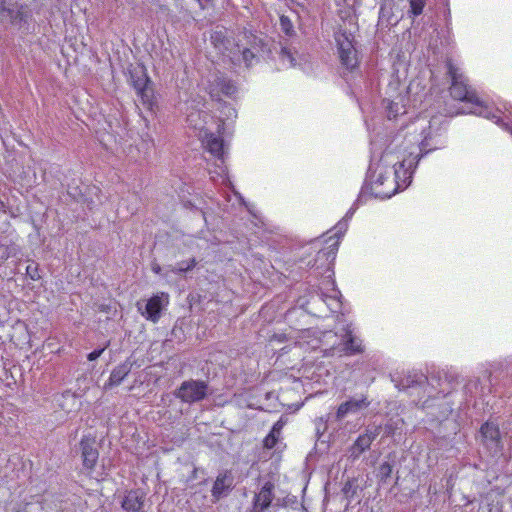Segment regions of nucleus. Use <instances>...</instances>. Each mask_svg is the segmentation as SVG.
<instances>
[{
	"label": "nucleus",
	"instance_id": "obj_1",
	"mask_svg": "<svg viewBox=\"0 0 512 512\" xmlns=\"http://www.w3.org/2000/svg\"><path fill=\"white\" fill-rule=\"evenodd\" d=\"M446 76L450 82L449 93L454 100L471 105L470 113L493 120L512 134V112L500 116V111H491L478 97L477 92L469 84L467 76L459 66H447Z\"/></svg>",
	"mask_w": 512,
	"mask_h": 512
},
{
	"label": "nucleus",
	"instance_id": "obj_2",
	"mask_svg": "<svg viewBox=\"0 0 512 512\" xmlns=\"http://www.w3.org/2000/svg\"><path fill=\"white\" fill-rule=\"evenodd\" d=\"M146 66H130V82L137 94L140 96L143 105L152 110L155 104L153 82L149 78Z\"/></svg>",
	"mask_w": 512,
	"mask_h": 512
},
{
	"label": "nucleus",
	"instance_id": "obj_3",
	"mask_svg": "<svg viewBox=\"0 0 512 512\" xmlns=\"http://www.w3.org/2000/svg\"><path fill=\"white\" fill-rule=\"evenodd\" d=\"M421 157L422 154L417 153L414 155V153L411 152L407 158L395 163L393 167L388 170V174L392 177L398 190H402L409 185L413 170L417 166Z\"/></svg>",
	"mask_w": 512,
	"mask_h": 512
},
{
	"label": "nucleus",
	"instance_id": "obj_4",
	"mask_svg": "<svg viewBox=\"0 0 512 512\" xmlns=\"http://www.w3.org/2000/svg\"><path fill=\"white\" fill-rule=\"evenodd\" d=\"M207 90L212 99L220 101L222 95L232 97L237 92V87L220 71L213 70L208 76Z\"/></svg>",
	"mask_w": 512,
	"mask_h": 512
},
{
	"label": "nucleus",
	"instance_id": "obj_5",
	"mask_svg": "<svg viewBox=\"0 0 512 512\" xmlns=\"http://www.w3.org/2000/svg\"><path fill=\"white\" fill-rule=\"evenodd\" d=\"M208 384L201 380H187L181 383L174 395L184 403L200 402L206 398Z\"/></svg>",
	"mask_w": 512,
	"mask_h": 512
},
{
	"label": "nucleus",
	"instance_id": "obj_6",
	"mask_svg": "<svg viewBox=\"0 0 512 512\" xmlns=\"http://www.w3.org/2000/svg\"><path fill=\"white\" fill-rule=\"evenodd\" d=\"M363 352V346L360 339L352 334V331L346 329L338 345L332 346L326 350L327 356H352Z\"/></svg>",
	"mask_w": 512,
	"mask_h": 512
},
{
	"label": "nucleus",
	"instance_id": "obj_7",
	"mask_svg": "<svg viewBox=\"0 0 512 512\" xmlns=\"http://www.w3.org/2000/svg\"><path fill=\"white\" fill-rule=\"evenodd\" d=\"M381 432V425L368 426L349 448V457L353 460L358 459L364 452L370 449L372 442Z\"/></svg>",
	"mask_w": 512,
	"mask_h": 512
},
{
	"label": "nucleus",
	"instance_id": "obj_8",
	"mask_svg": "<svg viewBox=\"0 0 512 512\" xmlns=\"http://www.w3.org/2000/svg\"><path fill=\"white\" fill-rule=\"evenodd\" d=\"M169 303V295L167 293H160L153 295L147 300L144 309L138 305V310L141 315L153 323H157L162 315V310Z\"/></svg>",
	"mask_w": 512,
	"mask_h": 512
},
{
	"label": "nucleus",
	"instance_id": "obj_9",
	"mask_svg": "<svg viewBox=\"0 0 512 512\" xmlns=\"http://www.w3.org/2000/svg\"><path fill=\"white\" fill-rule=\"evenodd\" d=\"M369 405L370 401L364 394H361L357 397H350L348 400L338 406L335 413V420L340 422L348 415L357 414L360 411L367 409Z\"/></svg>",
	"mask_w": 512,
	"mask_h": 512
},
{
	"label": "nucleus",
	"instance_id": "obj_10",
	"mask_svg": "<svg viewBox=\"0 0 512 512\" xmlns=\"http://www.w3.org/2000/svg\"><path fill=\"white\" fill-rule=\"evenodd\" d=\"M371 191L375 197L386 199L393 196L398 191V188L387 170L384 173L380 171L377 178L372 181Z\"/></svg>",
	"mask_w": 512,
	"mask_h": 512
},
{
	"label": "nucleus",
	"instance_id": "obj_11",
	"mask_svg": "<svg viewBox=\"0 0 512 512\" xmlns=\"http://www.w3.org/2000/svg\"><path fill=\"white\" fill-rule=\"evenodd\" d=\"M79 446L84 469L88 471L94 470L99 458V451L96 447L95 438L92 436H83L80 440Z\"/></svg>",
	"mask_w": 512,
	"mask_h": 512
},
{
	"label": "nucleus",
	"instance_id": "obj_12",
	"mask_svg": "<svg viewBox=\"0 0 512 512\" xmlns=\"http://www.w3.org/2000/svg\"><path fill=\"white\" fill-rule=\"evenodd\" d=\"M275 484L271 480L264 481L258 492L254 494L250 512H264L275 497Z\"/></svg>",
	"mask_w": 512,
	"mask_h": 512
},
{
	"label": "nucleus",
	"instance_id": "obj_13",
	"mask_svg": "<svg viewBox=\"0 0 512 512\" xmlns=\"http://www.w3.org/2000/svg\"><path fill=\"white\" fill-rule=\"evenodd\" d=\"M234 488V477L230 471H224L217 475L212 489L211 496L213 502L216 503L220 499L227 497Z\"/></svg>",
	"mask_w": 512,
	"mask_h": 512
},
{
	"label": "nucleus",
	"instance_id": "obj_14",
	"mask_svg": "<svg viewBox=\"0 0 512 512\" xmlns=\"http://www.w3.org/2000/svg\"><path fill=\"white\" fill-rule=\"evenodd\" d=\"M145 493L141 489L127 491L121 501L125 512H140L144 506Z\"/></svg>",
	"mask_w": 512,
	"mask_h": 512
},
{
	"label": "nucleus",
	"instance_id": "obj_15",
	"mask_svg": "<svg viewBox=\"0 0 512 512\" xmlns=\"http://www.w3.org/2000/svg\"><path fill=\"white\" fill-rule=\"evenodd\" d=\"M133 366V362L128 358L123 363L117 365L110 374L108 381L104 384V389L109 390L119 386L122 381L129 375Z\"/></svg>",
	"mask_w": 512,
	"mask_h": 512
},
{
	"label": "nucleus",
	"instance_id": "obj_16",
	"mask_svg": "<svg viewBox=\"0 0 512 512\" xmlns=\"http://www.w3.org/2000/svg\"><path fill=\"white\" fill-rule=\"evenodd\" d=\"M336 42L338 45V53L342 64H349L354 59L355 55V49L352 41L343 34L336 37Z\"/></svg>",
	"mask_w": 512,
	"mask_h": 512
},
{
	"label": "nucleus",
	"instance_id": "obj_17",
	"mask_svg": "<svg viewBox=\"0 0 512 512\" xmlns=\"http://www.w3.org/2000/svg\"><path fill=\"white\" fill-rule=\"evenodd\" d=\"M480 433L485 440L486 445L491 444L497 447L500 441V431L497 425L486 422L480 428Z\"/></svg>",
	"mask_w": 512,
	"mask_h": 512
},
{
	"label": "nucleus",
	"instance_id": "obj_18",
	"mask_svg": "<svg viewBox=\"0 0 512 512\" xmlns=\"http://www.w3.org/2000/svg\"><path fill=\"white\" fill-rule=\"evenodd\" d=\"M205 145L208 151L217 159L223 162L224 157V143L221 137L209 134L205 138Z\"/></svg>",
	"mask_w": 512,
	"mask_h": 512
},
{
	"label": "nucleus",
	"instance_id": "obj_19",
	"mask_svg": "<svg viewBox=\"0 0 512 512\" xmlns=\"http://www.w3.org/2000/svg\"><path fill=\"white\" fill-rule=\"evenodd\" d=\"M403 101L404 97L402 96H398L394 100L385 99L383 101L386 104L385 107L387 110V117L389 119H394L397 116L405 114L407 112Z\"/></svg>",
	"mask_w": 512,
	"mask_h": 512
},
{
	"label": "nucleus",
	"instance_id": "obj_20",
	"mask_svg": "<svg viewBox=\"0 0 512 512\" xmlns=\"http://www.w3.org/2000/svg\"><path fill=\"white\" fill-rule=\"evenodd\" d=\"M360 486L356 478L348 479L342 487V493L348 503H351L358 496Z\"/></svg>",
	"mask_w": 512,
	"mask_h": 512
},
{
	"label": "nucleus",
	"instance_id": "obj_21",
	"mask_svg": "<svg viewBox=\"0 0 512 512\" xmlns=\"http://www.w3.org/2000/svg\"><path fill=\"white\" fill-rule=\"evenodd\" d=\"M19 249L18 246L13 242H0V262H4L10 257H14L17 255Z\"/></svg>",
	"mask_w": 512,
	"mask_h": 512
},
{
	"label": "nucleus",
	"instance_id": "obj_22",
	"mask_svg": "<svg viewBox=\"0 0 512 512\" xmlns=\"http://www.w3.org/2000/svg\"><path fill=\"white\" fill-rule=\"evenodd\" d=\"M426 381H427V377L424 376L423 374H413V375H408L407 377L402 379L400 385L402 386L403 389H406V388L414 387L416 385H421Z\"/></svg>",
	"mask_w": 512,
	"mask_h": 512
},
{
	"label": "nucleus",
	"instance_id": "obj_23",
	"mask_svg": "<svg viewBox=\"0 0 512 512\" xmlns=\"http://www.w3.org/2000/svg\"><path fill=\"white\" fill-rule=\"evenodd\" d=\"M197 262L195 258H191L188 260L180 261L176 263L175 266L171 267L170 271L175 274H180L184 272L191 271L195 266Z\"/></svg>",
	"mask_w": 512,
	"mask_h": 512
},
{
	"label": "nucleus",
	"instance_id": "obj_24",
	"mask_svg": "<svg viewBox=\"0 0 512 512\" xmlns=\"http://www.w3.org/2000/svg\"><path fill=\"white\" fill-rule=\"evenodd\" d=\"M410 6L408 10V14L411 17H417L423 13L424 7L426 5V0H407Z\"/></svg>",
	"mask_w": 512,
	"mask_h": 512
},
{
	"label": "nucleus",
	"instance_id": "obj_25",
	"mask_svg": "<svg viewBox=\"0 0 512 512\" xmlns=\"http://www.w3.org/2000/svg\"><path fill=\"white\" fill-rule=\"evenodd\" d=\"M393 467L389 462H384L380 465L378 476L381 482H386L392 474Z\"/></svg>",
	"mask_w": 512,
	"mask_h": 512
},
{
	"label": "nucleus",
	"instance_id": "obj_26",
	"mask_svg": "<svg viewBox=\"0 0 512 512\" xmlns=\"http://www.w3.org/2000/svg\"><path fill=\"white\" fill-rule=\"evenodd\" d=\"M26 275L31 280H34V281L39 280L41 278V276H40L38 264L32 262L29 265H27V267H26Z\"/></svg>",
	"mask_w": 512,
	"mask_h": 512
},
{
	"label": "nucleus",
	"instance_id": "obj_27",
	"mask_svg": "<svg viewBox=\"0 0 512 512\" xmlns=\"http://www.w3.org/2000/svg\"><path fill=\"white\" fill-rule=\"evenodd\" d=\"M278 440H279L278 436H274L269 433L263 440V446L266 449H272L275 447Z\"/></svg>",
	"mask_w": 512,
	"mask_h": 512
},
{
	"label": "nucleus",
	"instance_id": "obj_28",
	"mask_svg": "<svg viewBox=\"0 0 512 512\" xmlns=\"http://www.w3.org/2000/svg\"><path fill=\"white\" fill-rule=\"evenodd\" d=\"M109 345V342L107 343L106 346H104L103 348H100V349H95L94 351L90 352L88 355H87V359L89 361H94L96 359H98L102 353L105 351L106 347Z\"/></svg>",
	"mask_w": 512,
	"mask_h": 512
},
{
	"label": "nucleus",
	"instance_id": "obj_29",
	"mask_svg": "<svg viewBox=\"0 0 512 512\" xmlns=\"http://www.w3.org/2000/svg\"><path fill=\"white\" fill-rule=\"evenodd\" d=\"M395 429H396V427L394 426L393 423H387V424H385L384 427H382L383 434L385 437L393 436L395 433Z\"/></svg>",
	"mask_w": 512,
	"mask_h": 512
},
{
	"label": "nucleus",
	"instance_id": "obj_30",
	"mask_svg": "<svg viewBox=\"0 0 512 512\" xmlns=\"http://www.w3.org/2000/svg\"><path fill=\"white\" fill-rule=\"evenodd\" d=\"M242 56L245 62H251L255 59V54L250 48H244L242 50Z\"/></svg>",
	"mask_w": 512,
	"mask_h": 512
},
{
	"label": "nucleus",
	"instance_id": "obj_31",
	"mask_svg": "<svg viewBox=\"0 0 512 512\" xmlns=\"http://www.w3.org/2000/svg\"><path fill=\"white\" fill-rule=\"evenodd\" d=\"M282 428H283V423L279 420V421H277L273 425V427H272V429H271V431L269 433L274 435V436H278L279 437L280 434H281Z\"/></svg>",
	"mask_w": 512,
	"mask_h": 512
},
{
	"label": "nucleus",
	"instance_id": "obj_32",
	"mask_svg": "<svg viewBox=\"0 0 512 512\" xmlns=\"http://www.w3.org/2000/svg\"><path fill=\"white\" fill-rule=\"evenodd\" d=\"M280 20H281V26H282L283 30L286 33H289V29L291 28V23H290L289 19L285 16H282L280 18Z\"/></svg>",
	"mask_w": 512,
	"mask_h": 512
},
{
	"label": "nucleus",
	"instance_id": "obj_33",
	"mask_svg": "<svg viewBox=\"0 0 512 512\" xmlns=\"http://www.w3.org/2000/svg\"><path fill=\"white\" fill-rule=\"evenodd\" d=\"M329 253L330 252H327V251H324V250H320L317 253V259L326 258Z\"/></svg>",
	"mask_w": 512,
	"mask_h": 512
},
{
	"label": "nucleus",
	"instance_id": "obj_34",
	"mask_svg": "<svg viewBox=\"0 0 512 512\" xmlns=\"http://www.w3.org/2000/svg\"><path fill=\"white\" fill-rule=\"evenodd\" d=\"M452 389H453L452 387H449V388H441V389H440V391H439V393H442V395L445 397V396H447L448 394H450V393H451Z\"/></svg>",
	"mask_w": 512,
	"mask_h": 512
},
{
	"label": "nucleus",
	"instance_id": "obj_35",
	"mask_svg": "<svg viewBox=\"0 0 512 512\" xmlns=\"http://www.w3.org/2000/svg\"><path fill=\"white\" fill-rule=\"evenodd\" d=\"M474 387V388H477V382L476 381H470L467 385H466V389L468 390H471V388Z\"/></svg>",
	"mask_w": 512,
	"mask_h": 512
},
{
	"label": "nucleus",
	"instance_id": "obj_36",
	"mask_svg": "<svg viewBox=\"0 0 512 512\" xmlns=\"http://www.w3.org/2000/svg\"><path fill=\"white\" fill-rule=\"evenodd\" d=\"M152 271L156 274H159L161 272V267L159 265H153L152 266Z\"/></svg>",
	"mask_w": 512,
	"mask_h": 512
},
{
	"label": "nucleus",
	"instance_id": "obj_37",
	"mask_svg": "<svg viewBox=\"0 0 512 512\" xmlns=\"http://www.w3.org/2000/svg\"><path fill=\"white\" fill-rule=\"evenodd\" d=\"M0 9H1L2 11H7V12L11 13V11H10L9 9H7V8L4 6V3H2V4L0 5Z\"/></svg>",
	"mask_w": 512,
	"mask_h": 512
},
{
	"label": "nucleus",
	"instance_id": "obj_38",
	"mask_svg": "<svg viewBox=\"0 0 512 512\" xmlns=\"http://www.w3.org/2000/svg\"><path fill=\"white\" fill-rule=\"evenodd\" d=\"M346 67H347V68H349V66H346ZM356 67H357V66H355V65L350 66L351 71H352L354 68H356Z\"/></svg>",
	"mask_w": 512,
	"mask_h": 512
},
{
	"label": "nucleus",
	"instance_id": "obj_39",
	"mask_svg": "<svg viewBox=\"0 0 512 512\" xmlns=\"http://www.w3.org/2000/svg\"><path fill=\"white\" fill-rule=\"evenodd\" d=\"M17 512H25V511H20V510H19V511H17Z\"/></svg>",
	"mask_w": 512,
	"mask_h": 512
}]
</instances>
